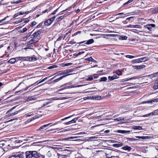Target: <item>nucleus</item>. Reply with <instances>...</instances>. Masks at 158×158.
Here are the masks:
<instances>
[{"label":"nucleus","instance_id":"f257e3e1","mask_svg":"<svg viewBox=\"0 0 158 158\" xmlns=\"http://www.w3.org/2000/svg\"><path fill=\"white\" fill-rule=\"evenodd\" d=\"M26 158H38L40 157L38 153L35 151L26 152Z\"/></svg>","mask_w":158,"mask_h":158},{"label":"nucleus","instance_id":"f03ea898","mask_svg":"<svg viewBox=\"0 0 158 158\" xmlns=\"http://www.w3.org/2000/svg\"><path fill=\"white\" fill-rule=\"evenodd\" d=\"M38 41L37 40L34 39H32L27 43V45L28 47H33L34 45V43Z\"/></svg>","mask_w":158,"mask_h":158},{"label":"nucleus","instance_id":"7ed1b4c3","mask_svg":"<svg viewBox=\"0 0 158 158\" xmlns=\"http://www.w3.org/2000/svg\"><path fill=\"white\" fill-rule=\"evenodd\" d=\"M94 42V40L93 39H90L87 41H83L79 43H77V44H81L84 43L85 44L89 45L93 43Z\"/></svg>","mask_w":158,"mask_h":158},{"label":"nucleus","instance_id":"20e7f679","mask_svg":"<svg viewBox=\"0 0 158 158\" xmlns=\"http://www.w3.org/2000/svg\"><path fill=\"white\" fill-rule=\"evenodd\" d=\"M155 25L153 24H149L144 26V27L150 31L152 30V27H154Z\"/></svg>","mask_w":158,"mask_h":158},{"label":"nucleus","instance_id":"39448f33","mask_svg":"<svg viewBox=\"0 0 158 158\" xmlns=\"http://www.w3.org/2000/svg\"><path fill=\"white\" fill-rule=\"evenodd\" d=\"M9 158H24V156L22 154H18L13 155L9 157Z\"/></svg>","mask_w":158,"mask_h":158},{"label":"nucleus","instance_id":"423d86ee","mask_svg":"<svg viewBox=\"0 0 158 158\" xmlns=\"http://www.w3.org/2000/svg\"><path fill=\"white\" fill-rule=\"evenodd\" d=\"M156 76H156V73H155L149 75L148 76H146L145 77L146 78L147 80H148L149 79H152V78L156 77Z\"/></svg>","mask_w":158,"mask_h":158},{"label":"nucleus","instance_id":"0eeeda50","mask_svg":"<svg viewBox=\"0 0 158 158\" xmlns=\"http://www.w3.org/2000/svg\"><path fill=\"white\" fill-rule=\"evenodd\" d=\"M32 36H33L31 37L32 39H36V40H37L38 41L40 38V35H39V33L35 32L33 34Z\"/></svg>","mask_w":158,"mask_h":158},{"label":"nucleus","instance_id":"6e6552de","mask_svg":"<svg viewBox=\"0 0 158 158\" xmlns=\"http://www.w3.org/2000/svg\"><path fill=\"white\" fill-rule=\"evenodd\" d=\"M79 118V117L75 118L70 121L66 122L65 123L66 125H69L76 122V121Z\"/></svg>","mask_w":158,"mask_h":158},{"label":"nucleus","instance_id":"1a4fd4ad","mask_svg":"<svg viewBox=\"0 0 158 158\" xmlns=\"http://www.w3.org/2000/svg\"><path fill=\"white\" fill-rule=\"evenodd\" d=\"M117 143L114 144L112 145V146L114 148H118L121 147L123 146V144L122 143L119 142H117Z\"/></svg>","mask_w":158,"mask_h":158},{"label":"nucleus","instance_id":"9d476101","mask_svg":"<svg viewBox=\"0 0 158 158\" xmlns=\"http://www.w3.org/2000/svg\"><path fill=\"white\" fill-rule=\"evenodd\" d=\"M118 77L116 75H114L112 76H109L108 77V80L110 81H112L114 79L118 78Z\"/></svg>","mask_w":158,"mask_h":158},{"label":"nucleus","instance_id":"9b49d317","mask_svg":"<svg viewBox=\"0 0 158 158\" xmlns=\"http://www.w3.org/2000/svg\"><path fill=\"white\" fill-rule=\"evenodd\" d=\"M27 13L28 12H24L23 11L19 12L16 14H15L13 16V17L14 18H15L17 17L19 15H23L25 14H27Z\"/></svg>","mask_w":158,"mask_h":158},{"label":"nucleus","instance_id":"f8f14e48","mask_svg":"<svg viewBox=\"0 0 158 158\" xmlns=\"http://www.w3.org/2000/svg\"><path fill=\"white\" fill-rule=\"evenodd\" d=\"M37 98L34 96L29 97L27 99V101L29 102L31 101H34L36 100Z\"/></svg>","mask_w":158,"mask_h":158},{"label":"nucleus","instance_id":"ddd939ff","mask_svg":"<svg viewBox=\"0 0 158 158\" xmlns=\"http://www.w3.org/2000/svg\"><path fill=\"white\" fill-rule=\"evenodd\" d=\"M71 74H67L66 75H64L63 76H61V77H59V78H58L57 79H56L54 80V82H58V81H60V80H61L63 78H64V77H66L67 76H68L69 75H70Z\"/></svg>","mask_w":158,"mask_h":158},{"label":"nucleus","instance_id":"4468645a","mask_svg":"<svg viewBox=\"0 0 158 158\" xmlns=\"http://www.w3.org/2000/svg\"><path fill=\"white\" fill-rule=\"evenodd\" d=\"M51 123H49V124H46V125H44L43 126H42L41 127H40L37 130L38 131H39V130H41V131H42V130L43 129H46V128L48 126H49V125L50 124H51Z\"/></svg>","mask_w":158,"mask_h":158},{"label":"nucleus","instance_id":"2eb2a0df","mask_svg":"<svg viewBox=\"0 0 158 158\" xmlns=\"http://www.w3.org/2000/svg\"><path fill=\"white\" fill-rule=\"evenodd\" d=\"M153 88L155 90L158 89V78L156 79L155 83L154 84Z\"/></svg>","mask_w":158,"mask_h":158},{"label":"nucleus","instance_id":"dca6fc26","mask_svg":"<svg viewBox=\"0 0 158 158\" xmlns=\"http://www.w3.org/2000/svg\"><path fill=\"white\" fill-rule=\"evenodd\" d=\"M52 22L50 19H49L47 20L44 22V24L46 26H49L52 23Z\"/></svg>","mask_w":158,"mask_h":158},{"label":"nucleus","instance_id":"f3484780","mask_svg":"<svg viewBox=\"0 0 158 158\" xmlns=\"http://www.w3.org/2000/svg\"><path fill=\"white\" fill-rule=\"evenodd\" d=\"M117 132L118 133L123 134L129 133L130 132V131L118 130H117Z\"/></svg>","mask_w":158,"mask_h":158},{"label":"nucleus","instance_id":"a211bd4d","mask_svg":"<svg viewBox=\"0 0 158 158\" xmlns=\"http://www.w3.org/2000/svg\"><path fill=\"white\" fill-rule=\"evenodd\" d=\"M128 27L131 28H140L141 27V26L139 25H130Z\"/></svg>","mask_w":158,"mask_h":158},{"label":"nucleus","instance_id":"6ab92c4d","mask_svg":"<svg viewBox=\"0 0 158 158\" xmlns=\"http://www.w3.org/2000/svg\"><path fill=\"white\" fill-rule=\"evenodd\" d=\"M122 148L123 149L125 150H127L128 151H130L132 149V148L131 147L127 146L123 147H122Z\"/></svg>","mask_w":158,"mask_h":158},{"label":"nucleus","instance_id":"aec40b11","mask_svg":"<svg viewBox=\"0 0 158 158\" xmlns=\"http://www.w3.org/2000/svg\"><path fill=\"white\" fill-rule=\"evenodd\" d=\"M136 138L138 139H149L150 138V136H137L135 137Z\"/></svg>","mask_w":158,"mask_h":158},{"label":"nucleus","instance_id":"412c9836","mask_svg":"<svg viewBox=\"0 0 158 158\" xmlns=\"http://www.w3.org/2000/svg\"><path fill=\"white\" fill-rule=\"evenodd\" d=\"M141 62H145L149 60V58L147 56L140 58Z\"/></svg>","mask_w":158,"mask_h":158},{"label":"nucleus","instance_id":"4be33fe9","mask_svg":"<svg viewBox=\"0 0 158 158\" xmlns=\"http://www.w3.org/2000/svg\"><path fill=\"white\" fill-rule=\"evenodd\" d=\"M27 60L31 61H35L36 60V58L34 56L31 57H28L27 58Z\"/></svg>","mask_w":158,"mask_h":158},{"label":"nucleus","instance_id":"5701e85b","mask_svg":"<svg viewBox=\"0 0 158 158\" xmlns=\"http://www.w3.org/2000/svg\"><path fill=\"white\" fill-rule=\"evenodd\" d=\"M85 60L88 61L93 62H96V61L93 59L91 57L86 58Z\"/></svg>","mask_w":158,"mask_h":158},{"label":"nucleus","instance_id":"b1692460","mask_svg":"<svg viewBox=\"0 0 158 158\" xmlns=\"http://www.w3.org/2000/svg\"><path fill=\"white\" fill-rule=\"evenodd\" d=\"M132 128L135 130H140L142 129V127L141 126H133Z\"/></svg>","mask_w":158,"mask_h":158},{"label":"nucleus","instance_id":"393cba45","mask_svg":"<svg viewBox=\"0 0 158 158\" xmlns=\"http://www.w3.org/2000/svg\"><path fill=\"white\" fill-rule=\"evenodd\" d=\"M64 17V15H62L60 16H59L57 18L56 20L57 22H59L61 21L62 19H63Z\"/></svg>","mask_w":158,"mask_h":158},{"label":"nucleus","instance_id":"a878e982","mask_svg":"<svg viewBox=\"0 0 158 158\" xmlns=\"http://www.w3.org/2000/svg\"><path fill=\"white\" fill-rule=\"evenodd\" d=\"M133 17H130L126 19V21H124V22L125 23V22H127V21H131V22L133 21Z\"/></svg>","mask_w":158,"mask_h":158},{"label":"nucleus","instance_id":"bb28decb","mask_svg":"<svg viewBox=\"0 0 158 158\" xmlns=\"http://www.w3.org/2000/svg\"><path fill=\"white\" fill-rule=\"evenodd\" d=\"M16 61V60L15 58H12L10 59L8 61V62L10 63L14 64Z\"/></svg>","mask_w":158,"mask_h":158},{"label":"nucleus","instance_id":"cd10ccee","mask_svg":"<svg viewBox=\"0 0 158 158\" xmlns=\"http://www.w3.org/2000/svg\"><path fill=\"white\" fill-rule=\"evenodd\" d=\"M68 155H60L58 156V158H66L67 156H68Z\"/></svg>","mask_w":158,"mask_h":158},{"label":"nucleus","instance_id":"c85d7f7f","mask_svg":"<svg viewBox=\"0 0 158 158\" xmlns=\"http://www.w3.org/2000/svg\"><path fill=\"white\" fill-rule=\"evenodd\" d=\"M22 2V0H18L17 1H16L15 2H11V4H19L21 2Z\"/></svg>","mask_w":158,"mask_h":158},{"label":"nucleus","instance_id":"c756f323","mask_svg":"<svg viewBox=\"0 0 158 158\" xmlns=\"http://www.w3.org/2000/svg\"><path fill=\"white\" fill-rule=\"evenodd\" d=\"M20 112V110H19L17 111H16L14 113H11L10 114L9 116H13L15 115V114H17L19 112Z\"/></svg>","mask_w":158,"mask_h":158},{"label":"nucleus","instance_id":"7c9ffc66","mask_svg":"<svg viewBox=\"0 0 158 158\" xmlns=\"http://www.w3.org/2000/svg\"><path fill=\"white\" fill-rule=\"evenodd\" d=\"M82 32V31H78L77 32H76V33L73 34L72 35V36L73 37V36H74L76 35H77L78 34H80Z\"/></svg>","mask_w":158,"mask_h":158},{"label":"nucleus","instance_id":"2f4dec72","mask_svg":"<svg viewBox=\"0 0 158 158\" xmlns=\"http://www.w3.org/2000/svg\"><path fill=\"white\" fill-rule=\"evenodd\" d=\"M107 80V78L105 77H104L101 78L99 80L100 81H105Z\"/></svg>","mask_w":158,"mask_h":158},{"label":"nucleus","instance_id":"473e14b6","mask_svg":"<svg viewBox=\"0 0 158 158\" xmlns=\"http://www.w3.org/2000/svg\"><path fill=\"white\" fill-rule=\"evenodd\" d=\"M72 29H70V30H69L68 32L66 33V34H65L64 36V38H63V39H64L65 37H66V36L69 34V33H70L71 32H72Z\"/></svg>","mask_w":158,"mask_h":158},{"label":"nucleus","instance_id":"72a5a7b5","mask_svg":"<svg viewBox=\"0 0 158 158\" xmlns=\"http://www.w3.org/2000/svg\"><path fill=\"white\" fill-rule=\"evenodd\" d=\"M114 120L117 121H123L124 118H122L121 117H119L118 118H117L114 119Z\"/></svg>","mask_w":158,"mask_h":158},{"label":"nucleus","instance_id":"f704fd0d","mask_svg":"<svg viewBox=\"0 0 158 158\" xmlns=\"http://www.w3.org/2000/svg\"><path fill=\"white\" fill-rule=\"evenodd\" d=\"M127 58H129L130 59H132L135 57V56H133L130 55H127L125 56Z\"/></svg>","mask_w":158,"mask_h":158},{"label":"nucleus","instance_id":"c9c22d12","mask_svg":"<svg viewBox=\"0 0 158 158\" xmlns=\"http://www.w3.org/2000/svg\"><path fill=\"white\" fill-rule=\"evenodd\" d=\"M72 71V69H67L64 70L65 74L71 72Z\"/></svg>","mask_w":158,"mask_h":158},{"label":"nucleus","instance_id":"e433bc0d","mask_svg":"<svg viewBox=\"0 0 158 158\" xmlns=\"http://www.w3.org/2000/svg\"><path fill=\"white\" fill-rule=\"evenodd\" d=\"M65 72L64 71L59 72L58 73V75H60L65 74Z\"/></svg>","mask_w":158,"mask_h":158},{"label":"nucleus","instance_id":"4c0bfd02","mask_svg":"<svg viewBox=\"0 0 158 158\" xmlns=\"http://www.w3.org/2000/svg\"><path fill=\"white\" fill-rule=\"evenodd\" d=\"M134 0H129L127 2L124 3L123 4V5H127L129 3H130L132 2Z\"/></svg>","mask_w":158,"mask_h":158},{"label":"nucleus","instance_id":"58836bf2","mask_svg":"<svg viewBox=\"0 0 158 158\" xmlns=\"http://www.w3.org/2000/svg\"><path fill=\"white\" fill-rule=\"evenodd\" d=\"M117 74L118 76H119L121 74V72L119 70H117L115 72Z\"/></svg>","mask_w":158,"mask_h":158},{"label":"nucleus","instance_id":"ea45409f","mask_svg":"<svg viewBox=\"0 0 158 158\" xmlns=\"http://www.w3.org/2000/svg\"><path fill=\"white\" fill-rule=\"evenodd\" d=\"M52 151H49L47 153V155L49 157H50L52 156Z\"/></svg>","mask_w":158,"mask_h":158},{"label":"nucleus","instance_id":"a19ab883","mask_svg":"<svg viewBox=\"0 0 158 158\" xmlns=\"http://www.w3.org/2000/svg\"><path fill=\"white\" fill-rule=\"evenodd\" d=\"M57 67V66L56 65H53V66H49L48 67V69H52L55 68H56Z\"/></svg>","mask_w":158,"mask_h":158},{"label":"nucleus","instance_id":"79ce46f5","mask_svg":"<svg viewBox=\"0 0 158 158\" xmlns=\"http://www.w3.org/2000/svg\"><path fill=\"white\" fill-rule=\"evenodd\" d=\"M23 21V19H21L20 20H17L14 22L15 23V24H18L19 23L21 22H22Z\"/></svg>","mask_w":158,"mask_h":158},{"label":"nucleus","instance_id":"37998d69","mask_svg":"<svg viewBox=\"0 0 158 158\" xmlns=\"http://www.w3.org/2000/svg\"><path fill=\"white\" fill-rule=\"evenodd\" d=\"M36 23L35 21H33L31 23L30 26L31 27H33L36 24Z\"/></svg>","mask_w":158,"mask_h":158},{"label":"nucleus","instance_id":"c03bdc74","mask_svg":"<svg viewBox=\"0 0 158 158\" xmlns=\"http://www.w3.org/2000/svg\"><path fill=\"white\" fill-rule=\"evenodd\" d=\"M52 8V7H50L48 9H46L45 10L42 11V13H44L46 12H47L48 11H50L51 9Z\"/></svg>","mask_w":158,"mask_h":158},{"label":"nucleus","instance_id":"a18cd8bd","mask_svg":"<svg viewBox=\"0 0 158 158\" xmlns=\"http://www.w3.org/2000/svg\"><path fill=\"white\" fill-rule=\"evenodd\" d=\"M5 143L3 142H0V147L2 148L5 145Z\"/></svg>","mask_w":158,"mask_h":158},{"label":"nucleus","instance_id":"49530a36","mask_svg":"<svg viewBox=\"0 0 158 158\" xmlns=\"http://www.w3.org/2000/svg\"><path fill=\"white\" fill-rule=\"evenodd\" d=\"M58 8L56 10H54V11H53L52 12L51 14L50 15H54L55 14H56V12L58 11Z\"/></svg>","mask_w":158,"mask_h":158},{"label":"nucleus","instance_id":"de8ad7c7","mask_svg":"<svg viewBox=\"0 0 158 158\" xmlns=\"http://www.w3.org/2000/svg\"><path fill=\"white\" fill-rule=\"evenodd\" d=\"M93 77L92 76H90L87 79V80L90 81L93 80Z\"/></svg>","mask_w":158,"mask_h":158},{"label":"nucleus","instance_id":"09e8293b","mask_svg":"<svg viewBox=\"0 0 158 158\" xmlns=\"http://www.w3.org/2000/svg\"><path fill=\"white\" fill-rule=\"evenodd\" d=\"M158 12V8H156L153 11V13H156Z\"/></svg>","mask_w":158,"mask_h":158},{"label":"nucleus","instance_id":"8fccbe9b","mask_svg":"<svg viewBox=\"0 0 158 158\" xmlns=\"http://www.w3.org/2000/svg\"><path fill=\"white\" fill-rule=\"evenodd\" d=\"M27 30V29L26 28H24L22 29V30H21V32H25Z\"/></svg>","mask_w":158,"mask_h":158},{"label":"nucleus","instance_id":"3c124183","mask_svg":"<svg viewBox=\"0 0 158 158\" xmlns=\"http://www.w3.org/2000/svg\"><path fill=\"white\" fill-rule=\"evenodd\" d=\"M61 140L60 139H59L58 140H50V141H52V142L53 143H55V142L56 141H60Z\"/></svg>","mask_w":158,"mask_h":158},{"label":"nucleus","instance_id":"603ef678","mask_svg":"<svg viewBox=\"0 0 158 158\" xmlns=\"http://www.w3.org/2000/svg\"><path fill=\"white\" fill-rule=\"evenodd\" d=\"M153 112L154 115H158V113L156 110H154Z\"/></svg>","mask_w":158,"mask_h":158},{"label":"nucleus","instance_id":"864d4df0","mask_svg":"<svg viewBox=\"0 0 158 158\" xmlns=\"http://www.w3.org/2000/svg\"><path fill=\"white\" fill-rule=\"evenodd\" d=\"M43 22H41V23H40L39 25H38L37 26V28H39V27H40L42 26V25L43 24Z\"/></svg>","mask_w":158,"mask_h":158},{"label":"nucleus","instance_id":"5fc2aeb1","mask_svg":"<svg viewBox=\"0 0 158 158\" xmlns=\"http://www.w3.org/2000/svg\"><path fill=\"white\" fill-rule=\"evenodd\" d=\"M98 75L97 74H94L93 75V77L94 78H97L98 77Z\"/></svg>","mask_w":158,"mask_h":158},{"label":"nucleus","instance_id":"6e6d98bb","mask_svg":"<svg viewBox=\"0 0 158 158\" xmlns=\"http://www.w3.org/2000/svg\"><path fill=\"white\" fill-rule=\"evenodd\" d=\"M152 100H151V101H148L146 102H143V103H152Z\"/></svg>","mask_w":158,"mask_h":158},{"label":"nucleus","instance_id":"4d7b16f0","mask_svg":"<svg viewBox=\"0 0 158 158\" xmlns=\"http://www.w3.org/2000/svg\"><path fill=\"white\" fill-rule=\"evenodd\" d=\"M121 38L123 40H126L127 39V37L126 36H122Z\"/></svg>","mask_w":158,"mask_h":158},{"label":"nucleus","instance_id":"13d9d810","mask_svg":"<svg viewBox=\"0 0 158 158\" xmlns=\"http://www.w3.org/2000/svg\"><path fill=\"white\" fill-rule=\"evenodd\" d=\"M128 81V79H123L121 80V81L123 82L126 81Z\"/></svg>","mask_w":158,"mask_h":158},{"label":"nucleus","instance_id":"bf43d9fd","mask_svg":"<svg viewBox=\"0 0 158 158\" xmlns=\"http://www.w3.org/2000/svg\"><path fill=\"white\" fill-rule=\"evenodd\" d=\"M27 117H30L33 115V114H31V113H29L26 114Z\"/></svg>","mask_w":158,"mask_h":158},{"label":"nucleus","instance_id":"052dcab7","mask_svg":"<svg viewBox=\"0 0 158 158\" xmlns=\"http://www.w3.org/2000/svg\"><path fill=\"white\" fill-rule=\"evenodd\" d=\"M140 65H138V66H135V69H140Z\"/></svg>","mask_w":158,"mask_h":158},{"label":"nucleus","instance_id":"680f3d73","mask_svg":"<svg viewBox=\"0 0 158 158\" xmlns=\"http://www.w3.org/2000/svg\"><path fill=\"white\" fill-rule=\"evenodd\" d=\"M131 62L133 64H135V63H136V59L135 60H133L131 61Z\"/></svg>","mask_w":158,"mask_h":158},{"label":"nucleus","instance_id":"e2e57ef3","mask_svg":"<svg viewBox=\"0 0 158 158\" xmlns=\"http://www.w3.org/2000/svg\"><path fill=\"white\" fill-rule=\"evenodd\" d=\"M55 18H56L55 16H53V17H52V18L50 19L51 20V21H52V22H53V21H54V19H55Z\"/></svg>","mask_w":158,"mask_h":158},{"label":"nucleus","instance_id":"0e129e2a","mask_svg":"<svg viewBox=\"0 0 158 158\" xmlns=\"http://www.w3.org/2000/svg\"><path fill=\"white\" fill-rule=\"evenodd\" d=\"M70 44H75L76 42L74 41L73 40H72L69 42Z\"/></svg>","mask_w":158,"mask_h":158},{"label":"nucleus","instance_id":"69168bd1","mask_svg":"<svg viewBox=\"0 0 158 158\" xmlns=\"http://www.w3.org/2000/svg\"><path fill=\"white\" fill-rule=\"evenodd\" d=\"M136 78V77H131L130 78H128V81L130 80L133 79H135Z\"/></svg>","mask_w":158,"mask_h":158},{"label":"nucleus","instance_id":"338daca9","mask_svg":"<svg viewBox=\"0 0 158 158\" xmlns=\"http://www.w3.org/2000/svg\"><path fill=\"white\" fill-rule=\"evenodd\" d=\"M136 62L137 63H140V62H141V61L140 58L137 59H136Z\"/></svg>","mask_w":158,"mask_h":158},{"label":"nucleus","instance_id":"774afa93","mask_svg":"<svg viewBox=\"0 0 158 158\" xmlns=\"http://www.w3.org/2000/svg\"><path fill=\"white\" fill-rule=\"evenodd\" d=\"M72 64V63H67L65 64V65L66 66H68L69 65H71Z\"/></svg>","mask_w":158,"mask_h":158}]
</instances>
